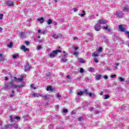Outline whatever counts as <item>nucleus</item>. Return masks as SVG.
I'll list each match as a JSON object with an SVG mask.
<instances>
[{"instance_id":"nucleus-1","label":"nucleus","mask_w":129,"mask_h":129,"mask_svg":"<svg viewBox=\"0 0 129 129\" xmlns=\"http://www.w3.org/2000/svg\"><path fill=\"white\" fill-rule=\"evenodd\" d=\"M25 86L24 84H22L19 86H16L15 85L13 84V83H9L8 85H5V87H4V90H8V89H11V88H21L22 87H24Z\"/></svg>"},{"instance_id":"nucleus-2","label":"nucleus","mask_w":129,"mask_h":129,"mask_svg":"<svg viewBox=\"0 0 129 129\" xmlns=\"http://www.w3.org/2000/svg\"><path fill=\"white\" fill-rule=\"evenodd\" d=\"M61 50L58 49L53 50L49 53V57L50 58H54V57L57 56L58 53H61Z\"/></svg>"},{"instance_id":"nucleus-3","label":"nucleus","mask_w":129,"mask_h":129,"mask_svg":"<svg viewBox=\"0 0 129 129\" xmlns=\"http://www.w3.org/2000/svg\"><path fill=\"white\" fill-rule=\"evenodd\" d=\"M24 77H26V75H22L21 76L20 78H17V77H14V79L15 80V81H19V82H22L23 81V79H24Z\"/></svg>"},{"instance_id":"nucleus-4","label":"nucleus","mask_w":129,"mask_h":129,"mask_svg":"<svg viewBox=\"0 0 129 129\" xmlns=\"http://www.w3.org/2000/svg\"><path fill=\"white\" fill-rule=\"evenodd\" d=\"M118 28L120 32H124V33L126 32L125 31V30H126V28L125 27V26H124V25H119Z\"/></svg>"},{"instance_id":"nucleus-5","label":"nucleus","mask_w":129,"mask_h":129,"mask_svg":"<svg viewBox=\"0 0 129 129\" xmlns=\"http://www.w3.org/2000/svg\"><path fill=\"white\" fill-rule=\"evenodd\" d=\"M97 23L99 25H105V24L107 23V20L104 19H99L98 20Z\"/></svg>"},{"instance_id":"nucleus-6","label":"nucleus","mask_w":129,"mask_h":129,"mask_svg":"<svg viewBox=\"0 0 129 129\" xmlns=\"http://www.w3.org/2000/svg\"><path fill=\"white\" fill-rule=\"evenodd\" d=\"M94 29L95 31H100V29H101V26H100V24H98V22H97V23L94 26Z\"/></svg>"},{"instance_id":"nucleus-7","label":"nucleus","mask_w":129,"mask_h":129,"mask_svg":"<svg viewBox=\"0 0 129 129\" xmlns=\"http://www.w3.org/2000/svg\"><path fill=\"white\" fill-rule=\"evenodd\" d=\"M49 92H56V89L54 86H49Z\"/></svg>"},{"instance_id":"nucleus-8","label":"nucleus","mask_w":129,"mask_h":129,"mask_svg":"<svg viewBox=\"0 0 129 129\" xmlns=\"http://www.w3.org/2000/svg\"><path fill=\"white\" fill-rule=\"evenodd\" d=\"M24 68L25 71L27 72V71H30V70H31V67L29 63H27V64L24 66Z\"/></svg>"},{"instance_id":"nucleus-9","label":"nucleus","mask_w":129,"mask_h":129,"mask_svg":"<svg viewBox=\"0 0 129 129\" xmlns=\"http://www.w3.org/2000/svg\"><path fill=\"white\" fill-rule=\"evenodd\" d=\"M67 55H68V54L66 53L64 56H62L61 59V62L62 63H64L65 62H67L68 59L67 58H66V56H67Z\"/></svg>"},{"instance_id":"nucleus-10","label":"nucleus","mask_w":129,"mask_h":129,"mask_svg":"<svg viewBox=\"0 0 129 129\" xmlns=\"http://www.w3.org/2000/svg\"><path fill=\"white\" fill-rule=\"evenodd\" d=\"M6 4L8 7H13L14 6V2L10 0L6 1Z\"/></svg>"},{"instance_id":"nucleus-11","label":"nucleus","mask_w":129,"mask_h":129,"mask_svg":"<svg viewBox=\"0 0 129 129\" xmlns=\"http://www.w3.org/2000/svg\"><path fill=\"white\" fill-rule=\"evenodd\" d=\"M51 37H52V38H54V39H58V38H61V37H62V35L52 34Z\"/></svg>"},{"instance_id":"nucleus-12","label":"nucleus","mask_w":129,"mask_h":129,"mask_svg":"<svg viewBox=\"0 0 129 129\" xmlns=\"http://www.w3.org/2000/svg\"><path fill=\"white\" fill-rule=\"evenodd\" d=\"M116 17H119V18H122L123 14L120 11H117L116 13Z\"/></svg>"},{"instance_id":"nucleus-13","label":"nucleus","mask_w":129,"mask_h":129,"mask_svg":"<svg viewBox=\"0 0 129 129\" xmlns=\"http://www.w3.org/2000/svg\"><path fill=\"white\" fill-rule=\"evenodd\" d=\"M33 97H41L42 95L40 93H33L32 94Z\"/></svg>"},{"instance_id":"nucleus-14","label":"nucleus","mask_w":129,"mask_h":129,"mask_svg":"<svg viewBox=\"0 0 129 129\" xmlns=\"http://www.w3.org/2000/svg\"><path fill=\"white\" fill-rule=\"evenodd\" d=\"M21 50L24 51V52H26V51H29V48H26V46L22 45V47H20Z\"/></svg>"},{"instance_id":"nucleus-15","label":"nucleus","mask_w":129,"mask_h":129,"mask_svg":"<svg viewBox=\"0 0 129 129\" xmlns=\"http://www.w3.org/2000/svg\"><path fill=\"white\" fill-rule=\"evenodd\" d=\"M37 21L40 22V24H43L44 22V18H43V17L38 18Z\"/></svg>"},{"instance_id":"nucleus-16","label":"nucleus","mask_w":129,"mask_h":129,"mask_svg":"<svg viewBox=\"0 0 129 129\" xmlns=\"http://www.w3.org/2000/svg\"><path fill=\"white\" fill-rule=\"evenodd\" d=\"M88 94L90 97H95V94L94 93H89Z\"/></svg>"},{"instance_id":"nucleus-17","label":"nucleus","mask_w":129,"mask_h":129,"mask_svg":"<svg viewBox=\"0 0 129 129\" xmlns=\"http://www.w3.org/2000/svg\"><path fill=\"white\" fill-rule=\"evenodd\" d=\"M100 78H101V75L98 74L95 76L96 80H100Z\"/></svg>"},{"instance_id":"nucleus-18","label":"nucleus","mask_w":129,"mask_h":129,"mask_svg":"<svg viewBox=\"0 0 129 129\" xmlns=\"http://www.w3.org/2000/svg\"><path fill=\"white\" fill-rule=\"evenodd\" d=\"M124 12H129V7L128 6L126 5L124 8V10H123Z\"/></svg>"},{"instance_id":"nucleus-19","label":"nucleus","mask_w":129,"mask_h":129,"mask_svg":"<svg viewBox=\"0 0 129 129\" xmlns=\"http://www.w3.org/2000/svg\"><path fill=\"white\" fill-rule=\"evenodd\" d=\"M99 53H98V52H94L92 53V56H94V57H98V56H99V55L98 54Z\"/></svg>"},{"instance_id":"nucleus-20","label":"nucleus","mask_w":129,"mask_h":129,"mask_svg":"<svg viewBox=\"0 0 129 129\" xmlns=\"http://www.w3.org/2000/svg\"><path fill=\"white\" fill-rule=\"evenodd\" d=\"M23 117L24 118V120H28L29 118H30V116H29V115H25L23 116Z\"/></svg>"},{"instance_id":"nucleus-21","label":"nucleus","mask_w":129,"mask_h":129,"mask_svg":"<svg viewBox=\"0 0 129 129\" xmlns=\"http://www.w3.org/2000/svg\"><path fill=\"white\" fill-rule=\"evenodd\" d=\"M12 57L13 59H17V58H19V54H15L12 55Z\"/></svg>"},{"instance_id":"nucleus-22","label":"nucleus","mask_w":129,"mask_h":129,"mask_svg":"<svg viewBox=\"0 0 129 129\" xmlns=\"http://www.w3.org/2000/svg\"><path fill=\"white\" fill-rule=\"evenodd\" d=\"M82 13H83V14H79L78 15H79V16H80V17H84L85 16V11H84V10H83L82 11Z\"/></svg>"},{"instance_id":"nucleus-23","label":"nucleus","mask_w":129,"mask_h":129,"mask_svg":"<svg viewBox=\"0 0 129 129\" xmlns=\"http://www.w3.org/2000/svg\"><path fill=\"white\" fill-rule=\"evenodd\" d=\"M48 96V95H45V96H41V97L44 98V100H48V98H49V97Z\"/></svg>"},{"instance_id":"nucleus-24","label":"nucleus","mask_w":129,"mask_h":129,"mask_svg":"<svg viewBox=\"0 0 129 129\" xmlns=\"http://www.w3.org/2000/svg\"><path fill=\"white\" fill-rule=\"evenodd\" d=\"M78 60L80 63H85V60L82 58H78Z\"/></svg>"},{"instance_id":"nucleus-25","label":"nucleus","mask_w":129,"mask_h":129,"mask_svg":"<svg viewBox=\"0 0 129 129\" xmlns=\"http://www.w3.org/2000/svg\"><path fill=\"white\" fill-rule=\"evenodd\" d=\"M20 37H21V38H26V34L24 32H21L20 34Z\"/></svg>"},{"instance_id":"nucleus-26","label":"nucleus","mask_w":129,"mask_h":129,"mask_svg":"<svg viewBox=\"0 0 129 129\" xmlns=\"http://www.w3.org/2000/svg\"><path fill=\"white\" fill-rule=\"evenodd\" d=\"M5 60V57H4V55H3V54H0V61H4Z\"/></svg>"},{"instance_id":"nucleus-27","label":"nucleus","mask_w":129,"mask_h":129,"mask_svg":"<svg viewBox=\"0 0 129 129\" xmlns=\"http://www.w3.org/2000/svg\"><path fill=\"white\" fill-rule=\"evenodd\" d=\"M61 112L62 113H66L68 112V109H65V108H63L62 111H61Z\"/></svg>"},{"instance_id":"nucleus-28","label":"nucleus","mask_w":129,"mask_h":129,"mask_svg":"<svg viewBox=\"0 0 129 129\" xmlns=\"http://www.w3.org/2000/svg\"><path fill=\"white\" fill-rule=\"evenodd\" d=\"M8 48H12L13 47V42H11L9 44H7Z\"/></svg>"},{"instance_id":"nucleus-29","label":"nucleus","mask_w":129,"mask_h":129,"mask_svg":"<svg viewBox=\"0 0 129 129\" xmlns=\"http://www.w3.org/2000/svg\"><path fill=\"white\" fill-rule=\"evenodd\" d=\"M102 51V47H100L97 50V52H98V54H99L100 53H101Z\"/></svg>"},{"instance_id":"nucleus-30","label":"nucleus","mask_w":129,"mask_h":129,"mask_svg":"<svg viewBox=\"0 0 129 129\" xmlns=\"http://www.w3.org/2000/svg\"><path fill=\"white\" fill-rule=\"evenodd\" d=\"M42 49V46L41 45H38L36 47V50L38 51H40Z\"/></svg>"},{"instance_id":"nucleus-31","label":"nucleus","mask_w":129,"mask_h":129,"mask_svg":"<svg viewBox=\"0 0 129 129\" xmlns=\"http://www.w3.org/2000/svg\"><path fill=\"white\" fill-rule=\"evenodd\" d=\"M88 70L89 72H93L94 71V69H93V68H89Z\"/></svg>"},{"instance_id":"nucleus-32","label":"nucleus","mask_w":129,"mask_h":129,"mask_svg":"<svg viewBox=\"0 0 129 129\" xmlns=\"http://www.w3.org/2000/svg\"><path fill=\"white\" fill-rule=\"evenodd\" d=\"M103 30H106L107 31H108L109 32L110 31V29L108 28V27L107 26L103 27Z\"/></svg>"},{"instance_id":"nucleus-33","label":"nucleus","mask_w":129,"mask_h":129,"mask_svg":"<svg viewBox=\"0 0 129 129\" xmlns=\"http://www.w3.org/2000/svg\"><path fill=\"white\" fill-rule=\"evenodd\" d=\"M119 81H120V82H123V81H124V79H123L122 77H120L118 78Z\"/></svg>"},{"instance_id":"nucleus-34","label":"nucleus","mask_w":129,"mask_h":129,"mask_svg":"<svg viewBox=\"0 0 129 129\" xmlns=\"http://www.w3.org/2000/svg\"><path fill=\"white\" fill-rule=\"evenodd\" d=\"M77 95H80V96H82V95H83V91L78 92Z\"/></svg>"},{"instance_id":"nucleus-35","label":"nucleus","mask_w":129,"mask_h":129,"mask_svg":"<svg viewBox=\"0 0 129 129\" xmlns=\"http://www.w3.org/2000/svg\"><path fill=\"white\" fill-rule=\"evenodd\" d=\"M9 126H10V124L5 125V126H4L3 127H2V129H7V128H9Z\"/></svg>"},{"instance_id":"nucleus-36","label":"nucleus","mask_w":129,"mask_h":129,"mask_svg":"<svg viewBox=\"0 0 129 129\" xmlns=\"http://www.w3.org/2000/svg\"><path fill=\"white\" fill-rule=\"evenodd\" d=\"M12 94L10 95V97H14L15 96V91H12Z\"/></svg>"},{"instance_id":"nucleus-37","label":"nucleus","mask_w":129,"mask_h":129,"mask_svg":"<svg viewBox=\"0 0 129 129\" xmlns=\"http://www.w3.org/2000/svg\"><path fill=\"white\" fill-rule=\"evenodd\" d=\"M55 96H56V98H60L61 97V95H60V94L59 93L56 94Z\"/></svg>"},{"instance_id":"nucleus-38","label":"nucleus","mask_w":129,"mask_h":129,"mask_svg":"<svg viewBox=\"0 0 129 129\" xmlns=\"http://www.w3.org/2000/svg\"><path fill=\"white\" fill-rule=\"evenodd\" d=\"M48 31L46 30H42L41 31V34H46V33H47Z\"/></svg>"},{"instance_id":"nucleus-39","label":"nucleus","mask_w":129,"mask_h":129,"mask_svg":"<svg viewBox=\"0 0 129 129\" xmlns=\"http://www.w3.org/2000/svg\"><path fill=\"white\" fill-rule=\"evenodd\" d=\"M13 126H14V127L15 128H18V124H17V123H14V124H13Z\"/></svg>"},{"instance_id":"nucleus-40","label":"nucleus","mask_w":129,"mask_h":129,"mask_svg":"<svg viewBox=\"0 0 129 129\" xmlns=\"http://www.w3.org/2000/svg\"><path fill=\"white\" fill-rule=\"evenodd\" d=\"M10 120H11V122H13V121H14V118H13V115H11L10 116Z\"/></svg>"},{"instance_id":"nucleus-41","label":"nucleus","mask_w":129,"mask_h":129,"mask_svg":"<svg viewBox=\"0 0 129 129\" xmlns=\"http://www.w3.org/2000/svg\"><path fill=\"white\" fill-rule=\"evenodd\" d=\"M74 55H75V56H78V55H79L78 52H77V51H75V52H74Z\"/></svg>"},{"instance_id":"nucleus-42","label":"nucleus","mask_w":129,"mask_h":129,"mask_svg":"<svg viewBox=\"0 0 129 129\" xmlns=\"http://www.w3.org/2000/svg\"><path fill=\"white\" fill-rule=\"evenodd\" d=\"M109 98V96L108 95H105L104 99H108Z\"/></svg>"},{"instance_id":"nucleus-43","label":"nucleus","mask_w":129,"mask_h":129,"mask_svg":"<svg viewBox=\"0 0 129 129\" xmlns=\"http://www.w3.org/2000/svg\"><path fill=\"white\" fill-rule=\"evenodd\" d=\"M111 78H116V75H112L110 76Z\"/></svg>"},{"instance_id":"nucleus-44","label":"nucleus","mask_w":129,"mask_h":129,"mask_svg":"<svg viewBox=\"0 0 129 129\" xmlns=\"http://www.w3.org/2000/svg\"><path fill=\"white\" fill-rule=\"evenodd\" d=\"M94 62H95V63H98V59H97V58H94Z\"/></svg>"},{"instance_id":"nucleus-45","label":"nucleus","mask_w":129,"mask_h":129,"mask_svg":"<svg viewBox=\"0 0 129 129\" xmlns=\"http://www.w3.org/2000/svg\"><path fill=\"white\" fill-rule=\"evenodd\" d=\"M80 73H83V72H84V70H83V68H81L80 70Z\"/></svg>"},{"instance_id":"nucleus-46","label":"nucleus","mask_w":129,"mask_h":129,"mask_svg":"<svg viewBox=\"0 0 129 129\" xmlns=\"http://www.w3.org/2000/svg\"><path fill=\"white\" fill-rule=\"evenodd\" d=\"M55 109H56V110H58L59 109V105H56L55 106Z\"/></svg>"},{"instance_id":"nucleus-47","label":"nucleus","mask_w":129,"mask_h":129,"mask_svg":"<svg viewBox=\"0 0 129 129\" xmlns=\"http://www.w3.org/2000/svg\"><path fill=\"white\" fill-rule=\"evenodd\" d=\"M125 34H126V35H127V37L129 39V31H125Z\"/></svg>"},{"instance_id":"nucleus-48","label":"nucleus","mask_w":129,"mask_h":129,"mask_svg":"<svg viewBox=\"0 0 129 129\" xmlns=\"http://www.w3.org/2000/svg\"><path fill=\"white\" fill-rule=\"evenodd\" d=\"M84 93H85V94H88V93H89L88 91H87V89L84 90Z\"/></svg>"},{"instance_id":"nucleus-49","label":"nucleus","mask_w":129,"mask_h":129,"mask_svg":"<svg viewBox=\"0 0 129 129\" xmlns=\"http://www.w3.org/2000/svg\"><path fill=\"white\" fill-rule=\"evenodd\" d=\"M4 18V14H0V20H2Z\"/></svg>"},{"instance_id":"nucleus-50","label":"nucleus","mask_w":129,"mask_h":129,"mask_svg":"<svg viewBox=\"0 0 129 129\" xmlns=\"http://www.w3.org/2000/svg\"><path fill=\"white\" fill-rule=\"evenodd\" d=\"M103 78L105 79V80L108 79V77L106 75H105L103 76Z\"/></svg>"},{"instance_id":"nucleus-51","label":"nucleus","mask_w":129,"mask_h":129,"mask_svg":"<svg viewBox=\"0 0 129 129\" xmlns=\"http://www.w3.org/2000/svg\"><path fill=\"white\" fill-rule=\"evenodd\" d=\"M25 44L27 46H29V45H30V42L29 41H25Z\"/></svg>"},{"instance_id":"nucleus-52","label":"nucleus","mask_w":129,"mask_h":129,"mask_svg":"<svg viewBox=\"0 0 129 129\" xmlns=\"http://www.w3.org/2000/svg\"><path fill=\"white\" fill-rule=\"evenodd\" d=\"M82 119H83V118H82V117H81L78 118L79 121H81V120H82Z\"/></svg>"},{"instance_id":"nucleus-53","label":"nucleus","mask_w":129,"mask_h":129,"mask_svg":"<svg viewBox=\"0 0 129 129\" xmlns=\"http://www.w3.org/2000/svg\"><path fill=\"white\" fill-rule=\"evenodd\" d=\"M52 24V20L49 19V25H51Z\"/></svg>"},{"instance_id":"nucleus-54","label":"nucleus","mask_w":129,"mask_h":129,"mask_svg":"<svg viewBox=\"0 0 129 129\" xmlns=\"http://www.w3.org/2000/svg\"><path fill=\"white\" fill-rule=\"evenodd\" d=\"M73 11L74 12H77V11H78V9L76 8H73Z\"/></svg>"},{"instance_id":"nucleus-55","label":"nucleus","mask_w":129,"mask_h":129,"mask_svg":"<svg viewBox=\"0 0 129 129\" xmlns=\"http://www.w3.org/2000/svg\"><path fill=\"white\" fill-rule=\"evenodd\" d=\"M15 118L16 119H17V120H19V119H20V117H15Z\"/></svg>"},{"instance_id":"nucleus-56","label":"nucleus","mask_w":129,"mask_h":129,"mask_svg":"<svg viewBox=\"0 0 129 129\" xmlns=\"http://www.w3.org/2000/svg\"><path fill=\"white\" fill-rule=\"evenodd\" d=\"M53 25H54V26H56V25H57V22H54L53 23Z\"/></svg>"},{"instance_id":"nucleus-57","label":"nucleus","mask_w":129,"mask_h":129,"mask_svg":"<svg viewBox=\"0 0 129 129\" xmlns=\"http://www.w3.org/2000/svg\"><path fill=\"white\" fill-rule=\"evenodd\" d=\"M38 33H42V31L41 30H38Z\"/></svg>"},{"instance_id":"nucleus-58","label":"nucleus","mask_w":129,"mask_h":129,"mask_svg":"<svg viewBox=\"0 0 129 129\" xmlns=\"http://www.w3.org/2000/svg\"><path fill=\"white\" fill-rule=\"evenodd\" d=\"M67 78H68L69 79H70V75L67 76Z\"/></svg>"},{"instance_id":"nucleus-59","label":"nucleus","mask_w":129,"mask_h":129,"mask_svg":"<svg viewBox=\"0 0 129 129\" xmlns=\"http://www.w3.org/2000/svg\"><path fill=\"white\" fill-rule=\"evenodd\" d=\"M5 80H9V78H8V77H5Z\"/></svg>"},{"instance_id":"nucleus-60","label":"nucleus","mask_w":129,"mask_h":129,"mask_svg":"<svg viewBox=\"0 0 129 129\" xmlns=\"http://www.w3.org/2000/svg\"><path fill=\"white\" fill-rule=\"evenodd\" d=\"M90 111H92V110H93V107H91V108L90 109Z\"/></svg>"},{"instance_id":"nucleus-61","label":"nucleus","mask_w":129,"mask_h":129,"mask_svg":"<svg viewBox=\"0 0 129 129\" xmlns=\"http://www.w3.org/2000/svg\"><path fill=\"white\" fill-rule=\"evenodd\" d=\"M47 91H49V86H47L46 88Z\"/></svg>"},{"instance_id":"nucleus-62","label":"nucleus","mask_w":129,"mask_h":129,"mask_svg":"<svg viewBox=\"0 0 129 129\" xmlns=\"http://www.w3.org/2000/svg\"><path fill=\"white\" fill-rule=\"evenodd\" d=\"M31 87L32 88H33V87H34V84H32L31 85H30Z\"/></svg>"},{"instance_id":"nucleus-63","label":"nucleus","mask_w":129,"mask_h":129,"mask_svg":"<svg viewBox=\"0 0 129 129\" xmlns=\"http://www.w3.org/2000/svg\"><path fill=\"white\" fill-rule=\"evenodd\" d=\"M78 39V38L75 37H74V40H77Z\"/></svg>"},{"instance_id":"nucleus-64","label":"nucleus","mask_w":129,"mask_h":129,"mask_svg":"<svg viewBox=\"0 0 129 129\" xmlns=\"http://www.w3.org/2000/svg\"><path fill=\"white\" fill-rule=\"evenodd\" d=\"M102 94H103V92H101L100 93V95H102Z\"/></svg>"}]
</instances>
